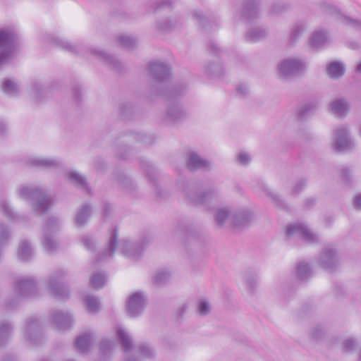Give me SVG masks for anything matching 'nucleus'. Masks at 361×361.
Listing matches in <instances>:
<instances>
[{"mask_svg":"<svg viewBox=\"0 0 361 361\" xmlns=\"http://www.w3.org/2000/svg\"><path fill=\"white\" fill-rule=\"evenodd\" d=\"M118 249L126 257L131 259L138 258L142 251V248L140 245L129 242L126 240H121L118 243L117 242V232L116 230H113L111 232V236L110 237L108 248L99 255L98 262L104 261L111 257L116 249Z\"/></svg>","mask_w":361,"mask_h":361,"instance_id":"obj_1","label":"nucleus"},{"mask_svg":"<svg viewBox=\"0 0 361 361\" xmlns=\"http://www.w3.org/2000/svg\"><path fill=\"white\" fill-rule=\"evenodd\" d=\"M19 196L22 199L32 201V208L37 214L46 212L53 204L50 195L39 188L22 187L19 189Z\"/></svg>","mask_w":361,"mask_h":361,"instance_id":"obj_2","label":"nucleus"},{"mask_svg":"<svg viewBox=\"0 0 361 361\" xmlns=\"http://www.w3.org/2000/svg\"><path fill=\"white\" fill-rule=\"evenodd\" d=\"M18 35L13 30L4 29L0 30V66L5 63L11 56L17 44Z\"/></svg>","mask_w":361,"mask_h":361,"instance_id":"obj_3","label":"nucleus"},{"mask_svg":"<svg viewBox=\"0 0 361 361\" xmlns=\"http://www.w3.org/2000/svg\"><path fill=\"white\" fill-rule=\"evenodd\" d=\"M13 289L18 298L32 297L37 293L36 283L31 276L18 277Z\"/></svg>","mask_w":361,"mask_h":361,"instance_id":"obj_4","label":"nucleus"},{"mask_svg":"<svg viewBox=\"0 0 361 361\" xmlns=\"http://www.w3.org/2000/svg\"><path fill=\"white\" fill-rule=\"evenodd\" d=\"M305 63L295 59L283 60L278 66L280 76L288 79L300 75L305 69Z\"/></svg>","mask_w":361,"mask_h":361,"instance_id":"obj_5","label":"nucleus"},{"mask_svg":"<svg viewBox=\"0 0 361 361\" xmlns=\"http://www.w3.org/2000/svg\"><path fill=\"white\" fill-rule=\"evenodd\" d=\"M334 146L337 151L348 150L354 147L348 130L345 127L341 126L334 130Z\"/></svg>","mask_w":361,"mask_h":361,"instance_id":"obj_6","label":"nucleus"},{"mask_svg":"<svg viewBox=\"0 0 361 361\" xmlns=\"http://www.w3.org/2000/svg\"><path fill=\"white\" fill-rule=\"evenodd\" d=\"M72 315L68 312L61 310H54L51 313V322L58 330H66L73 324Z\"/></svg>","mask_w":361,"mask_h":361,"instance_id":"obj_7","label":"nucleus"},{"mask_svg":"<svg viewBox=\"0 0 361 361\" xmlns=\"http://www.w3.org/2000/svg\"><path fill=\"white\" fill-rule=\"evenodd\" d=\"M146 298L142 293L136 292L132 294L127 303V311L131 317L139 315L144 310Z\"/></svg>","mask_w":361,"mask_h":361,"instance_id":"obj_8","label":"nucleus"},{"mask_svg":"<svg viewBox=\"0 0 361 361\" xmlns=\"http://www.w3.org/2000/svg\"><path fill=\"white\" fill-rule=\"evenodd\" d=\"M188 200L193 204H204L209 202L216 195L214 189L207 191H197L195 188H190L185 192Z\"/></svg>","mask_w":361,"mask_h":361,"instance_id":"obj_9","label":"nucleus"},{"mask_svg":"<svg viewBox=\"0 0 361 361\" xmlns=\"http://www.w3.org/2000/svg\"><path fill=\"white\" fill-rule=\"evenodd\" d=\"M148 69L153 79L157 82L166 80L171 74L169 66L160 61L150 63Z\"/></svg>","mask_w":361,"mask_h":361,"instance_id":"obj_10","label":"nucleus"},{"mask_svg":"<svg viewBox=\"0 0 361 361\" xmlns=\"http://www.w3.org/2000/svg\"><path fill=\"white\" fill-rule=\"evenodd\" d=\"M286 235L288 237H297L307 243H314L318 240V236L310 227H287Z\"/></svg>","mask_w":361,"mask_h":361,"instance_id":"obj_11","label":"nucleus"},{"mask_svg":"<svg viewBox=\"0 0 361 361\" xmlns=\"http://www.w3.org/2000/svg\"><path fill=\"white\" fill-rule=\"evenodd\" d=\"M61 275H53L49 277L48 288L50 293L56 298L64 300L68 298L69 293L68 289L60 281Z\"/></svg>","mask_w":361,"mask_h":361,"instance_id":"obj_12","label":"nucleus"},{"mask_svg":"<svg viewBox=\"0 0 361 361\" xmlns=\"http://www.w3.org/2000/svg\"><path fill=\"white\" fill-rule=\"evenodd\" d=\"M259 0H245L243 4V8L240 11L241 18L250 21L256 18L259 15Z\"/></svg>","mask_w":361,"mask_h":361,"instance_id":"obj_13","label":"nucleus"},{"mask_svg":"<svg viewBox=\"0 0 361 361\" xmlns=\"http://www.w3.org/2000/svg\"><path fill=\"white\" fill-rule=\"evenodd\" d=\"M338 262L337 255L333 247H326L321 254L319 264L326 269L334 268Z\"/></svg>","mask_w":361,"mask_h":361,"instance_id":"obj_14","label":"nucleus"},{"mask_svg":"<svg viewBox=\"0 0 361 361\" xmlns=\"http://www.w3.org/2000/svg\"><path fill=\"white\" fill-rule=\"evenodd\" d=\"M93 341L94 337L92 334L85 332L76 338L75 347L80 353H86L90 350L93 344Z\"/></svg>","mask_w":361,"mask_h":361,"instance_id":"obj_15","label":"nucleus"},{"mask_svg":"<svg viewBox=\"0 0 361 361\" xmlns=\"http://www.w3.org/2000/svg\"><path fill=\"white\" fill-rule=\"evenodd\" d=\"M39 324L37 319L28 321L23 330V336L27 341L36 343L39 336Z\"/></svg>","mask_w":361,"mask_h":361,"instance_id":"obj_16","label":"nucleus"},{"mask_svg":"<svg viewBox=\"0 0 361 361\" xmlns=\"http://www.w3.org/2000/svg\"><path fill=\"white\" fill-rule=\"evenodd\" d=\"M209 167V163L201 158L197 153L192 152L188 154L187 161V168L194 171L197 169H207Z\"/></svg>","mask_w":361,"mask_h":361,"instance_id":"obj_17","label":"nucleus"},{"mask_svg":"<svg viewBox=\"0 0 361 361\" xmlns=\"http://www.w3.org/2000/svg\"><path fill=\"white\" fill-rule=\"evenodd\" d=\"M330 111L338 117H344L349 111V104L345 99H338L330 103Z\"/></svg>","mask_w":361,"mask_h":361,"instance_id":"obj_18","label":"nucleus"},{"mask_svg":"<svg viewBox=\"0 0 361 361\" xmlns=\"http://www.w3.org/2000/svg\"><path fill=\"white\" fill-rule=\"evenodd\" d=\"M34 249L29 241L22 240L18 245L17 250L18 258L21 261H27L34 255Z\"/></svg>","mask_w":361,"mask_h":361,"instance_id":"obj_19","label":"nucleus"},{"mask_svg":"<svg viewBox=\"0 0 361 361\" xmlns=\"http://www.w3.org/2000/svg\"><path fill=\"white\" fill-rule=\"evenodd\" d=\"M328 41L327 33L323 30L315 31L310 39V44L314 49L322 47Z\"/></svg>","mask_w":361,"mask_h":361,"instance_id":"obj_20","label":"nucleus"},{"mask_svg":"<svg viewBox=\"0 0 361 361\" xmlns=\"http://www.w3.org/2000/svg\"><path fill=\"white\" fill-rule=\"evenodd\" d=\"M116 335L120 340L123 351L127 353L132 348V341L128 333L122 327L118 326L116 328Z\"/></svg>","mask_w":361,"mask_h":361,"instance_id":"obj_21","label":"nucleus"},{"mask_svg":"<svg viewBox=\"0 0 361 361\" xmlns=\"http://www.w3.org/2000/svg\"><path fill=\"white\" fill-rule=\"evenodd\" d=\"M326 73L331 78H338L345 73V68L343 63L338 61L330 63L326 67Z\"/></svg>","mask_w":361,"mask_h":361,"instance_id":"obj_22","label":"nucleus"},{"mask_svg":"<svg viewBox=\"0 0 361 361\" xmlns=\"http://www.w3.org/2000/svg\"><path fill=\"white\" fill-rule=\"evenodd\" d=\"M185 116V111L178 104H174L169 106L166 119L170 122H176Z\"/></svg>","mask_w":361,"mask_h":361,"instance_id":"obj_23","label":"nucleus"},{"mask_svg":"<svg viewBox=\"0 0 361 361\" xmlns=\"http://www.w3.org/2000/svg\"><path fill=\"white\" fill-rule=\"evenodd\" d=\"M267 32L262 27H255L250 30L245 34V39L249 42H257L264 39Z\"/></svg>","mask_w":361,"mask_h":361,"instance_id":"obj_24","label":"nucleus"},{"mask_svg":"<svg viewBox=\"0 0 361 361\" xmlns=\"http://www.w3.org/2000/svg\"><path fill=\"white\" fill-rule=\"evenodd\" d=\"M42 243L44 249L49 252H54L57 248V243L49 230L44 231Z\"/></svg>","mask_w":361,"mask_h":361,"instance_id":"obj_25","label":"nucleus"},{"mask_svg":"<svg viewBox=\"0 0 361 361\" xmlns=\"http://www.w3.org/2000/svg\"><path fill=\"white\" fill-rule=\"evenodd\" d=\"M68 179L74 184L90 193V188L87 185L86 179L76 171H71L68 173Z\"/></svg>","mask_w":361,"mask_h":361,"instance_id":"obj_26","label":"nucleus"},{"mask_svg":"<svg viewBox=\"0 0 361 361\" xmlns=\"http://www.w3.org/2000/svg\"><path fill=\"white\" fill-rule=\"evenodd\" d=\"M91 53L102 59L105 63H106L108 65L112 66L116 69L120 68L121 63L116 60L114 56L109 55L104 53L103 51L96 49H91Z\"/></svg>","mask_w":361,"mask_h":361,"instance_id":"obj_27","label":"nucleus"},{"mask_svg":"<svg viewBox=\"0 0 361 361\" xmlns=\"http://www.w3.org/2000/svg\"><path fill=\"white\" fill-rule=\"evenodd\" d=\"M92 209L90 205L85 204L78 209L76 214L75 221L78 224L82 225L87 223L91 216Z\"/></svg>","mask_w":361,"mask_h":361,"instance_id":"obj_28","label":"nucleus"},{"mask_svg":"<svg viewBox=\"0 0 361 361\" xmlns=\"http://www.w3.org/2000/svg\"><path fill=\"white\" fill-rule=\"evenodd\" d=\"M30 164L35 166H41L44 168H55L59 166L58 161L54 159L48 158H35L30 161Z\"/></svg>","mask_w":361,"mask_h":361,"instance_id":"obj_29","label":"nucleus"},{"mask_svg":"<svg viewBox=\"0 0 361 361\" xmlns=\"http://www.w3.org/2000/svg\"><path fill=\"white\" fill-rule=\"evenodd\" d=\"M106 282V276L104 273L95 272L90 279V285L94 289L102 288Z\"/></svg>","mask_w":361,"mask_h":361,"instance_id":"obj_30","label":"nucleus"},{"mask_svg":"<svg viewBox=\"0 0 361 361\" xmlns=\"http://www.w3.org/2000/svg\"><path fill=\"white\" fill-rule=\"evenodd\" d=\"M296 273L299 279L305 280L311 276L312 270L307 263L305 262H300L298 264Z\"/></svg>","mask_w":361,"mask_h":361,"instance_id":"obj_31","label":"nucleus"},{"mask_svg":"<svg viewBox=\"0 0 361 361\" xmlns=\"http://www.w3.org/2000/svg\"><path fill=\"white\" fill-rule=\"evenodd\" d=\"M84 300L89 312L95 313L99 310L100 303L96 297L92 295H87Z\"/></svg>","mask_w":361,"mask_h":361,"instance_id":"obj_32","label":"nucleus"},{"mask_svg":"<svg viewBox=\"0 0 361 361\" xmlns=\"http://www.w3.org/2000/svg\"><path fill=\"white\" fill-rule=\"evenodd\" d=\"M2 90L10 96H16L18 94V87L17 84L11 80H6L2 85Z\"/></svg>","mask_w":361,"mask_h":361,"instance_id":"obj_33","label":"nucleus"},{"mask_svg":"<svg viewBox=\"0 0 361 361\" xmlns=\"http://www.w3.org/2000/svg\"><path fill=\"white\" fill-rule=\"evenodd\" d=\"M171 276V274L167 269H160L157 271L153 276V282L157 285H161L166 282Z\"/></svg>","mask_w":361,"mask_h":361,"instance_id":"obj_34","label":"nucleus"},{"mask_svg":"<svg viewBox=\"0 0 361 361\" xmlns=\"http://www.w3.org/2000/svg\"><path fill=\"white\" fill-rule=\"evenodd\" d=\"M51 40L57 47H59L66 51H68L71 53H75L76 51V47L74 45L71 44L69 42H68L61 38H59L56 37H51Z\"/></svg>","mask_w":361,"mask_h":361,"instance_id":"obj_35","label":"nucleus"},{"mask_svg":"<svg viewBox=\"0 0 361 361\" xmlns=\"http://www.w3.org/2000/svg\"><path fill=\"white\" fill-rule=\"evenodd\" d=\"M0 207L4 214L9 219L16 220L20 218L19 215L14 212L6 200L0 202Z\"/></svg>","mask_w":361,"mask_h":361,"instance_id":"obj_36","label":"nucleus"},{"mask_svg":"<svg viewBox=\"0 0 361 361\" xmlns=\"http://www.w3.org/2000/svg\"><path fill=\"white\" fill-rule=\"evenodd\" d=\"M118 41L123 47L128 49L134 48L136 45V39L128 35H121L118 38Z\"/></svg>","mask_w":361,"mask_h":361,"instance_id":"obj_37","label":"nucleus"},{"mask_svg":"<svg viewBox=\"0 0 361 361\" xmlns=\"http://www.w3.org/2000/svg\"><path fill=\"white\" fill-rule=\"evenodd\" d=\"M12 326L8 323L0 324V345L3 343L11 335Z\"/></svg>","mask_w":361,"mask_h":361,"instance_id":"obj_38","label":"nucleus"},{"mask_svg":"<svg viewBox=\"0 0 361 361\" xmlns=\"http://www.w3.org/2000/svg\"><path fill=\"white\" fill-rule=\"evenodd\" d=\"M140 356L144 358H150L154 356V350L147 344H141L137 347Z\"/></svg>","mask_w":361,"mask_h":361,"instance_id":"obj_39","label":"nucleus"},{"mask_svg":"<svg viewBox=\"0 0 361 361\" xmlns=\"http://www.w3.org/2000/svg\"><path fill=\"white\" fill-rule=\"evenodd\" d=\"M141 167L144 169L146 173V176L149 178V181L155 184V171L154 167L150 165L147 161H142Z\"/></svg>","mask_w":361,"mask_h":361,"instance_id":"obj_40","label":"nucleus"},{"mask_svg":"<svg viewBox=\"0 0 361 361\" xmlns=\"http://www.w3.org/2000/svg\"><path fill=\"white\" fill-rule=\"evenodd\" d=\"M305 27L302 23H297L291 30L290 42L293 43L305 30Z\"/></svg>","mask_w":361,"mask_h":361,"instance_id":"obj_41","label":"nucleus"},{"mask_svg":"<svg viewBox=\"0 0 361 361\" xmlns=\"http://www.w3.org/2000/svg\"><path fill=\"white\" fill-rule=\"evenodd\" d=\"M317 106V102H312L306 104L305 105L302 106L298 111V116L300 118H303L306 115H307L310 112L316 109Z\"/></svg>","mask_w":361,"mask_h":361,"instance_id":"obj_42","label":"nucleus"},{"mask_svg":"<svg viewBox=\"0 0 361 361\" xmlns=\"http://www.w3.org/2000/svg\"><path fill=\"white\" fill-rule=\"evenodd\" d=\"M288 5L284 3H276L271 6L269 13L272 15H279L287 11Z\"/></svg>","mask_w":361,"mask_h":361,"instance_id":"obj_43","label":"nucleus"},{"mask_svg":"<svg viewBox=\"0 0 361 361\" xmlns=\"http://www.w3.org/2000/svg\"><path fill=\"white\" fill-rule=\"evenodd\" d=\"M230 211L228 208H221L217 210L216 214V221L219 224H223L229 216Z\"/></svg>","mask_w":361,"mask_h":361,"instance_id":"obj_44","label":"nucleus"},{"mask_svg":"<svg viewBox=\"0 0 361 361\" xmlns=\"http://www.w3.org/2000/svg\"><path fill=\"white\" fill-rule=\"evenodd\" d=\"M234 218L239 224H245L250 221L252 214L248 212H239L235 214Z\"/></svg>","mask_w":361,"mask_h":361,"instance_id":"obj_45","label":"nucleus"},{"mask_svg":"<svg viewBox=\"0 0 361 361\" xmlns=\"http://www.w3.org/2000/svg\"><path fill=\"white\" fill-rule=\"evenodd\" d=\"M193 16L197 19L203 27H206L209 25L212 22L207 17L204 16L201 12L195 11L193 13Z\"/></svg>","mask_w":361,"mask_h":361,"instance_id":"obj_46","label":"nucleus"},{"mask_svg":"<svg viewBox=\"0 0 361 361\" xmlns=\"http://www.w3.org/2000/svg\"><path fill=\"white\" fill-rule=\"evenodd\" d=\"M208 74L212 76H221L223 74V69L220 65L212 64L207 68Z\"/></svg>","mask_w":361,"mask_h":361,"instance_id":"obj_47","label":"nucleus"},{"mask_svg":"<svg viewBox=\"0 0 361 361\" xmlns=\"http://www.w3.org/2000/svg\"><path fill=\"white\" fill-rule=\"evenodd\" d=\"M356 345V342L353 338H347L343 342V350L344 352L352 351Z\"/></svg>","mask_w":361,"mask_h":361,"instance_id":"obj_48","label":"nucleus"},{"mask_svg":"<svg viewBox=\"0 0 361 361\" xmlns=\"http://www.w3.org/2000/svg\"><path fill=\"white\" fill-rule=\"evenodd\" d=\"M163 94L164 96H166V97L167 99H171V98H177L178 97L180 96L182 94L181 92H180V90L178 89V88H175V89H169L167 90H166Z\"/></svg>","mask_w":361,"mask_h":361,"instance_id":"obj_49","label":"nucleus"},{"mask_svg":"<svg viewBox=\"0 0 361 361\" xmlns=\"http://www.w3.org/2000/svg\"><path fill=\"white\" fill-rule=\"evenodd\" d=\"M210 307L206 300H201L198 303V311L200 314L205 315L209 312Z\"/></svg>","mask_w":361,"mask_h":361,"instance_id":"obj_50","label":"nucleus"},{"mask_svg":"<svg viewBox=\"0 0 361 361\" xmlns=\"http://www.w3.org/2000/svg\"><path fill=\"white\" fill-rule=\"evenodd\" d=\"M343 22L348 25H350L355 28H361V21L356 19H353L350 17H343Z\"/></svg>","mask_w":361,"mask_h":361,"instance_id":"obj_51","label":"nucleus"},{"mask_svg":"<svg viewBox=\"0 0 361 361\" xmlns=\"http://www.w3.org/2000/svg\"><path fill=\"white\" fill-rule=\"evenodd\" d=\"M114 343L111 341L104 340L100 344V350L102 353H106L109 350L113 348Z\"/></svg>","mask_w":361,"mask_h":361,"instance_id":"obj_52","label":"nucleus"},{"mask_svg":"<svg viewBox=\"0 0 361 361\" xmlns=\"http://www.w3.org/2000/svg\"><path fill=\"white\" fill-rule=\"evenodd\" d=\"M341 179L345 182L346 183H348L350 182V169L345 166L342 168L341 169Z\"/></svg>","mask_w":361,"mask_h":361,"instance_id":"obj_53","label":"nucleus"},{"mask_svg":"<svg viewBox=\"0 0 361 361\" xmlns=\"http://www.w3.org/2000/svg\"><path fill=\"white\" fill-rule=\"evenodd\" d=\"M306 180H300L293 187L292 192L293 194H298L305 186Z\"/></svg>","mask_w":361,"mask_h":361,"instance_id":"obj_54","label":"nucleus"},{"mask_svg":"<svg viewBox=\"0 0 361 361\" xmlns=\"http://www.w3.org/2000/svg\"><path fill=\"white\" fill-rule=\"evenodd\" d=\"M238 161L243 165H247L250 161V157L247 153H240L238 156Z\"/></svg>","mask_w":361,"mask_h":361,"instance_id":"obj_55","label":"nucleus"},{"mask_svg":"<svg viewBox=\"0 0 361 361\" xmlns=\"http://www.w3.org/2000/svg\"><path fill=\"white\" fill-rule=\"evenodd\" d=\"M172 4V2L171 0H159L156 3L154 9H160L164 7H170Z\"/></svg>","mask_w":361,"mask_h":361,"instance_id":"obj_56","label":"nucleus"},{"mask_svg":"<svg viewBox=\"0 0 361 361\" xmlns=\"http://www.w3.org/2000/svg\"><path fill=\"white\" fill-rule=\"evenodd\" d=\"M83 245L87 249L91 250L93 247L94 243L91 237L85 235L82 238Z\"/></svg>","mask_w":361,"mask_h":361,"instance_id":"obj_57","label":"nucleus"},{"mask_svg":"<svg viewBox=\"0 0 361 361\" xmlns=\"http://www.w3.org/2000/svg\"><path fill=\"white\" fill-rule=\"evenodd\" d=\"M158 29L163 31H168L172 27L171 22L165 20L157 24Z\"/></svg>","mask_w":361,"mask_h":361,"instance_id":"obj_58","label":"nucleus"},{"mask_svg":"<svg viewBox=\"0 0 361 361\" xmlns=\"http://www.w3.org/2000/svg\"><path fill=\"white\" fill-rule=\"evenodd\" d=\"M33 90L35 92V97L37 100L40 99V94L44 92V89L37 83L32 85Z\"/></svg>","mask_w":361,"mask_h":361,"instance_id":"obj_59","label":"nucleus"},{"mask_svg":"<svg viewBox=\"0 0 361 361\" xmlns=\"http://www.w3.org/2000/svg\"><path fill=\"white\" fill-rule=\"evenodd\" d=\"M267 195H269L273 201L275 202V204L279 207H283V202L281 200H280L279 197L271 192H267Z\"/></svg>","mask_w":361,"mask_h":361,"instance_id":"obj_60","label":"nucleus"},{"mask_svg":"<svg viewBox=\"0 0 361 361\" xmlns=\"http://www.w3.org/2000/svg\"><path fill=\"white\" fill-rule=\"evenodd\" d=\"M236 91H237V94L239 96H242V97L245 96L248 93V89H247V86L245 85H240L237 87Z\"/></svg>","mask_w":361,"mask_h":361,"instance_id":"obj_61","label":"nucleus"},{"mask_svg":"<svg viewBox=\"0 0 361 361\" xmlns=\"http://www.w3.org/2000/svg\"><path fill=\"white\" fill-rule=\"evenodd\" d=\"M207 47L209 49V51L213 53L214 54H218L219 49L217 47V46L214 44V42H209L207 44Z\"/></svg>","mask_w":361,"mask_h":361,"instance_id":"obj_62","label":"nucleus"},{"mask_svg":"<svg viewBox=\"0 0 361 361\" xmlns=\"http://www.w3.org/2000/svg\"><path fill=\"white\" fill-rule=\"evenodd\" d=\"M353 206L357 209H361V194L355 197L353 200Z\"/></svg>","mask_w":361,"mask_h":361,"instance_id":"obj_63","label":"nucleus"},{"mask_svg":"<svg viewBox=\"0 0 361 361\" xmlns=\"http://www.w3.org/2000/svg\"><path fill=\"white\" fill-rule=\"evenodd\" d=\"M316 203V200L314 198H308L305 202V207L307 209L311 208Z\"/></svg>","mask_w":361,"mask_h":361,"instance_id":"obj_64","label":"nucleus"}]
</instances>
